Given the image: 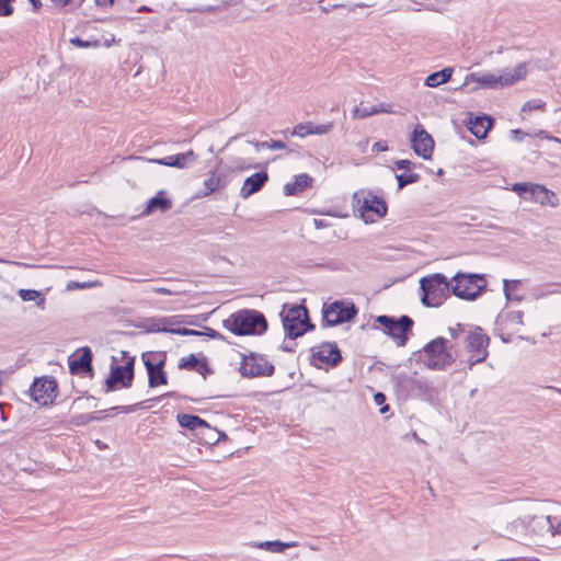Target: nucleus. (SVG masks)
Segmentation results:
<instances>
[{"instance_id": "nucleus-1", "label": "nucleus", "mask_w": 561, "mask_h": 561, "mask_svg": "<svg viewBox=\"0 0 561 561\" xmlns=\"http://www.w3.org/2000/svg\"><path fill=\"white\" fill-rule=\"evenodd\" d=\"M528 73V65L526 62L518 64L513 69H504L499 73L493 72H472L469 73L463 85L476 82L480 88L502 89L513 85L514 83L526 78Z\"/></svg>"}, {"instance_id": "nucleus-2", "label": "nucleus", "mask_w": 561, "mask_h": 561, "mask_svg": "<svg viewBox=\"0 0 561 561\" xmlns=\"http://www.w3.org/2000/svg\"><path fill=\"white\" fill-rule=\"evenodd\" d=\"M224 327L237 335L261 334L267 329L265 317L255 310H241L224 321Z\"/></svg>"}, {"instance_id": "nucleus-3", "label": "nucleus", "mask_w": 561, "mask_h": 561, "mask_svg": "<svg viewBox=\"0 0 561 561\" xmlns=\"http://www.w3.org/2000/svg\"><path fill=\"white\" fill-rule=\"evenodd\" d=\"M423 357L426 366L431 369H445L456 360L457 354L447 339L437 337L423 347Z\"/></svg>"}, {"instance_id": "nucleus-4", "label": "nucleus", "mask_w": 561, "mask_h": 561, "mask_svg": "<svg viewBox=\"0 0 561 561\" xmlns=\"http://www.w3.org/2000/svg\"><path fill=\"white\" fill-rule=\"evenodd\" d=\"M463 343L468 353L466 363L468 364L469 369H472L476 364L482 363L486 359L489 355L488 347L490 344V337L483 329L480 327H472L468 329Z\"/></svg>"}, {"instance_id": "nucleus-5", "label": "nucleus", "mask_w": 561, "mask_h": 561, "mask_svg": "<svg viewBox=\"0 0 561 561\" xmlns=\"http://www.w3.org/2000/svg\"><path fill=\"white\" fill-rule=\"evenodd\" d=\"M422 302L427 307H438L450 290V283L439 273L423 277L420 280Z\"/></svg>"}, {"instance_id": "nucleus-6", "label": "nucleus", "mask_w": 561, "mask_h": 561, "mask_svg": "<svg viewBox=\"0 0 561 561\" xmlns=\"http://www.w3.org/2000/svg\"><path fill=\"white\" fill-rule=\"evenodd\" d=\"M453 294L461 299L473 300L486 286V280L479 274L458 273L453 277Z\"/></svg>"}, {"instance_id": "nucleus-7", "label": "nucleus", "mask_w": 561, "mask_h": 561, "mask_svg": "<svg viewBox=\"0 0 561 561\" xmlns=\"http://www.w3.org/2000/svg\"><path fill=\"white\" fill-rule=\"evenodd\" d=\"M283 327L287 335L296 339L307 330L313 328L309 322L307 309L302 306H294L282 311Z\"/></svg>"}, {"instance_id": "nucleus-8", "label": "nucleus", "mask_w": 561, "mask_h": 561, "mask_svg": "<svg viewBox=\"0 0 561 561\" xmlns=\"http://www.w3.org/2000/svg\"><path fill=\"white\" fill-rule=\"evenodd\" d=\"M354 202L365 222H374V218L369 216V213L375 214L378 218H382L387 214L385 199L376 196L371 192H356L354 194Z\"/></svg>"}, {"instance_id": "nucleus-9", "label": "nucleus", "mask_w": 561, "mask_h": 561, "mask_svg": "<svg viewBox=\"0 0 561 561\" xmlns=\"http://www.w3.org/2000/svg\"><path fill=\"white\" fill-rule=\"evenodd\" d=\"M535 506H537L536 503L528 504L527 511L534 514H527L523 518H519L518 520L526 529V533L530 536H534L536 538H545L547 536H550L552 527L550 516L539 514Z\"/></svg>"}, {"instance_id": "nucleus-10", "label": "nucleus", "mask_w": 561, "mask_h": 561, "mask_svg": "<svg viewBox=\"0 0 561 561\" xmlns=\"http://www.w3.org/2000/svg\"><path fill=\"white\" fill-rule=\"evenodd\" d=\"M377 322L385 327L388 334L396 340L399 346H403L407 343V333L413 325L412 319L408 316H402L399 320L388 316H379Z\"/></svg>"}, {"instance_id": "nucleus-11", "label": "nucleus", "mask_w": 561, "mask_h": 561, "mask_svg": "<svg viewBox=\"0 0 561 561\" xmlns=\"http://www.w3.org/2000/svg\"><path fill=\"white\" fill-rule=\"evenodd\" d=\"M239 370L243 377L248 378L272 376L274 366L263 356L250 354L249 356H243Z\"/></svg>"}, {"instance_id": "nucleus-12", "label": "nucleus", "mask_w": 561, "mask_h": 561, "mask_svg": "<svg viewBox=\"0 0 561 561\" xmlns=\"http://www.w3.org/2000/svg\"><path fill=\"white\" fill-rule=\"evenodd\" d=\"M356 312L354 305L334 301L323 309V321L328 325H337L353 319Z\"/></svg>"}, {"instance_id": "nucleus-13", "label": "nucleus", "mask_w": 561, "mask_h": 561, "mask_svg": "<svg viewBox=\"0 0 561 561\" xmlns=\"http://www.w3.org/2000/svg\"><path fill=\"white\" fill-rule=\"evenodd\" d=\"M56 382L51 378L36 379L31 387V397L39 405L50 404L56 398Z\"/></svg>"}, {"instance_id": "nucleus-14", "label": "nucleus", "mask_w": 561, "mask_h": 561, "mask_svg": "<svg viewBox=\"0 0 561 561\" xmlns=\"http://www.w3.org/2000/svg\"><path fill=\"white\" fill-rule=\"evenodd\" d=\"M134 359L128 358L122 366L113 367L110 377L106 379V391L114 390L117 386L128 387L133 380Z\"/></svg>"}, {"instance_id": "nucleus-15", "label": "nucleus", "mask_w": 561, "mask_h": 561, "mask_svg": "<svg viewBox=\"0 0 561 561\" xmlns=\"http://www.w3.org/2000/svg\"><path fill=\"white\" fill-rule=\"evenodd\" d=\"M412 149L414 152L424 158L430 159L434 149V140L432 136L423 128L416 125L411 137Z\"/></svg>"}, {"instance_id": "nucleus-16", "label": "nucleus", "mask_w": 561, "mask_h": 561, "mask_svg": "<svg viewBox=\"0 0 561 561\" xmlns=\"http://www.w3.org/2000/svg\"><path fill=\"white\" fill-rule=\"evenodd\" d=\"M172 206V197L165 191L161 190L147 202L146 207L141 211V216L147 217L156 213H165L170 210Z\"/></svg>"}, {"instance_id": "nucleus-17", "label": "nucleus", "mask_w": 561, "mask_h": 561, "mask_svg": "<svg viewBox=\"0 0 561 561\" xmlns=\"http://www.w3.org/2000/svg\"><path fill=\"white\" fill-rule=\"evenodd\" d=\"M267 181L268 174L265 171L252 174L244 180L240 191L241 196L243 198H248L252 194L259 192Z\"/></svg>"}, {"instance_id": "nucleus-18", "label": "nucleus", "mask_w": 561, "mask_h": 561, "mask_svg": "<svg viewBox=\"0 0 561 561\" xmlns=\"http://www.w3.org/2000/svg\"><path fill=\"white\" fill-rule=\"evenodd\" d=\"M178 423L182 427L192 431L195 435H203L205 432L211 431L209 424L196 415L178 414Z\"/></svg>"}, {"instance_id": "nucleus-19", "label": "nucleus", "mask_w": 561, "mask_h": 561, "mask_svg": "<svg viewBox=\"0 0 561 561\" xmlns=\"http://www.w3.org/2000/svg\"><path fill=\"white\" fill-rule=\"evenodd\" d=\"M92 354L89 347L81 348V353L69 358V368L72 374L91 370Z\"/></svg>"}, {"instance_id": "nucleus-20", "label": "nucleus", "mask_w": 561, "mask_h": 561, "mask_svg": "<svg viewBox=\"0 0 561 561\" xmlns=\"http://www.w3.org/2000/svg\"><path fill=\"white\" fill-rule=\"evenodd\" d=\"M313 357L331 366H335L342 359L337 346L332 343H323L319 346Z\"/></svg>"}, {"instance_id": "nucleus-21", "label": "nucleus", "mask_w": 561, "mask_h": 561, "mask_svg": "<svg viewBox=\"0 0 561 561\" xmlns=\"http://www.w3.org/2000/svg\"><path fill=\"white\" fill-rule=\"evenodd\" d=\"M333 128V123L314 125L310 122L298 124L293 129V135L299 137H306L308 135H324L331 131Z\"/></svg>"}, {"instance_id": "nucleus-22", "label": "nucleus", "mask_w": 561, "mask_h": 561, "mask_svg": "<svg viewBox=\"0 0 561 561\" xmlns=\"http://www.w3.org/2000/svg\"><path fill=\"white\" fill-rule=\"evenodd\" d=\"M528 201L538 203L542 206H556V195L542 185L534 184L530 187V194Z\"/></svg>"}, {"instance_id": "nucleus-23", "label": "nucleus", "mask_w": 561, "mask_h": 561, "mask_svg": "<svg viewBox=\"0 0 561 561\" xmlns=\"http://www.w3.org/2000/svg\"><path fill=\"white\" fill-rule=\"evenodd\" d=\"M492 126V119L489 116H477L469 121V130L478 138L486 136Z\"/></svg>"}, {"instance_id": "nucleus-24", "label": "nucleus", "mask_w": 561, "mask_h": 561, "mask_svg": "<svg viewBox=\"0 0 561 561\" xmlns=\"http://www.w3.org/2000/svg\"><path fill=\"white\" fill-rule=\"evenodd\" d=\"M226 185L227 180L225 175L217 173L216 171H210L208 178L204 181V192L201 196H208Z\"/></svg>"}, {"instance_id": "nucleus-25", "label": "nucleus", "mask_w": 561, "mask_h": 561, "mask_svg": "<svg viewBox=\"0 0 561 561\" xmlns=\"http://www.w3.org/2000/svg\"><path fill=\"white\" fill-rule=\"evenodd\" d=\"M179 367L195 370L204 377L207 373H209V368L207 366L205 358H197L193 354H191L187 357H182Z\"/></svg>"}, {"instance_id": "nucleus-26", "label": "nucleus", "mask_w": 561, "mask_h": 561, "mask_svg": "<svg viewBox=\"0 0 561 561\" xmlns=\"http://www.w3.org/2000/svg\"><path fill=\"white\" fill-rule=\"evenodd\" d=\"M312 183V178L308 174L304 173L297 175L293 183H287L284 186L285 194L288 196L297 195L310 186Z\"/></svg>"}, {"instance_id": "nucleus-27", "label": "nucleus", "mask_w": 561, "mask_h": 561, "mask_svg": "<svg viewBox=\"0 0 561 561\" xmlns=\"http://www.w3.org/2000/svg\"><path fill=\"white\" fill-rule=\"evenodd\" d=\"M147 371L149 375V383L151 387L164 385L167 382L164 373L162 371L160 364H152L149 359H145Z\"/></svg>"}, {"instance_id": "nucleus-28", "label": "nucleus", "mask_w": 561, "mask_h": 561, "mask_svg": "<svg viewBox=\"0 0 561 561\" xmlns=\"http://www.w3.org/2000/svg\"><path fill=\"white\" fill-rule=\"evenodd\" d=\"M298 542L291 541V542H283L279 540H267V541H261L255 545L256 548L266 550L274 553H280L287 548H294L297 547Z\"/></svg>"}, {"instance_id": "nucleus-29", "label": "nucleus", "mask_w": 561, "mask_h": 561, "mask_svg": "<svg viewBox=\"0 0 561 561\" xmlns=\"http://www.w3.org/2000/svg\"><path fill=\"white\" fill-rule=\"evenodd\" d=\"M453 72V68H445L440 71L433 72L425 79V85L436 88L447 82L451 78Z\"/></svg>"}, {"instance_id": "nucleus-30", "label": "nucleus", "mask_w": 561, "mask_h": 561, "mask_svg": "<svg viewBox=\"0 0 561 561\" xmlns=\"http://www.w3.org/2000/svg\"><path fill=\"white\" fill-rule=\"evenodd\" d=\"M18 295L23 301H35L36 306L41 310L45 309L46 299L41 291H38L36 289L21 288V289H19Z\"/></svg>"}, {"instance_id": "nucleus-31", "label": "nucleus", "mask_w": 561, "mask_h": 561, "mask_svg": "<svg viewBox=\"0 0 561 561\" xmlns=\"http://www.w3.org/2000/svg\"><path fill=\"white\" fill-rule=\"evenodd\" d=\"M379 113H392V111L387 110L383 107V105H373V106H357L353 110V118H366L368 116L379 114Z\"/></svg>"}, {"instance_id": "nucleus-32", "label": "nucleus", "mask_w": 561, "mask_h": 561, "mask_svg": "<svg viewBox=\"0 0 561 561\" xmlns=\"http://www.w3.org/2000/svg\"><path fill=\"white\" fill-rule=\"evenodd\" d=\"M178 335H192V336H204L207 335L211 339L221 337L220 333L213 329H206V331L191 330L182 327H178Z\"/></svg>"}, {"instance_id": "nucleus-33", "label": "nucleus", "mask_w": 561, "mask_h": 561, "mask_svg": "<svg viewBox=\"0 0 561 561\" xmlns=\"http://www.w3.org/2000/svg\"><path fill=\"white\" fill-rule=\"evenodd\" d=\"M197 160V154L193 150L178 153V169L192 168Z\"/></svg>"}, {"instance_id": "nucleus-34", "label": "nucleus", "mask_w": 561, "mask_h": 561, "mask_svg": "<svg viewBox=\"0 0 561 561\" xmlns=\"http://www.w3.org/2000/svg\"><path fill=\"white\" fill-rule=\"evenodd\" d=\"M254 146L255 151H260L261 148H268L271 150H282L286 148V144L280 140H272V141H251Z\"/></svg>"}, {"instance_id": "nucleus-35", "label": "nucleus", "mask_w": 561, "mask_h": 561, "mask_svg": "<svg viewBox=\"0 0 561 561\" xmlns=\"http://www.w3.org/2000/svg\"><path fill=\"white\" fill-rule=\"evenodd\" d=\"M523 318V311H512L506 314L507 324L515 330L524 325Z\"/></svg>"}, {"instance_id": "nucleus-36", "label": "nucleus", "mask_w": 561, "mask_h": 561, "mask_svg": "<svg viewBox=\"0 0 561 561\" xmlns=\"http://www.w3.org/2000/svg\"><path fill=\"white\" fill-rule=\"evenodd\" d=\"M546 110V103L541 100H530V101H527L522 110H520V114H525V113H529L531 111H545Z\"/></svg>"}, {"instance_id": "nucleus-37", "label": "nucleus", "mask_w": 561, "mask_h": 561, "mask_svg": "<svg viewBox=\"0 0 561 561\" xmlns=\"http://www.w3.org/2000/svg\"><path fill=\"white\" fill-rule=\"evenodd\" d=\"M396 179L398 181V187L401 190L408 184L417 182L420 180V175L416 173L397 174Z\"/></svg>"}, {"instance_id": "nucleus-38", "label": "nucleus", "mask_w": 561, "mask_h": 561, "mask_svg": "<svg viewBox=\"0 0 561 561\" xmlns=\"http://www.w3.org/2000/svg\"><path fill=\"white\" fill-rule=\"evenodd\" d=\"M533 186H534L533 183H515L512 186V191L517 193L524 199L528 201L529 194H530V187H533Z\"/></svg>"}, {"instance_id": "nucleus-39", "label": "nucleus", "mask_w": 561, "mask_h": 561, "mask_svg": "<svg viewBox=\"0 0 561 561\" xmlns=\"http://www.w3.org/2000/svg\"><path fill=\"white\" fill-rule=\"evenodd\" d=\"M503 285H504L503 290H504L506 298L513 299L511 296V293L513 290L517 289V287L520 285V280L519 279H512V280L504 279Z\"/></svg>"}, {"instance_id": "nucleus-40", "label": "nucleus", "mask_w": 561, "mask_h": 561, "mask_svg": "<svg viewBox=\"0 0 561 561\" xmlns=\"http://www.w3.org/2000/svg\"><path fill=\"white\" fill-rule=\"evenodd\" d=\"M202 319L198 316L188 317L185 314H178V327H181V324L187 323L192 325H197Z\"/></svg>"}, {"instance_id": "nucleus-41", "label": "nucleus", "mask_w": 561, "mask_h": 561, "mask_svg": "<svg viewBox=\"0 0 561 561\" xmlns=\"http://www.w3.org/2000/svg\"><path fill=\"white\" fill-rule=\"evenodd\" d=\"M70 43L78 48H89V47H98L99 46V41L89 42V41H83L79 37L71 38Z\"/></svg>"}, {"instance_id": "nucleus-42", "label": "nucleus", "mask_w": 561, "mask_h": 561, "mask_svg": "<svg viewBox=\"0 0 561 561\" xmlns=\"http://www.w3.org/2000/svg\"><path fill=\"white\" fill-rule=\"evenodd\" d=\"M550 522L552 524L550 536L561 535V517L550 516Z\"/></svg>"}, {"instance_id": "nucleus-43", "label": "nucleus", "mask_w": 561, "mask_h": 561, "mask_svg": "<svg viewBox=\"0 0 561 561\" xmlns=\"http://www.w3.org/2000/svg\"><path fill=\"white\" fill-rule=\"evenodd\" d=\"M467 331L468 330L459 323L454 328H449V334H450L451 339H454V340H457L460 336L465 337Z\"/></svg>"}, {"instance_id": "nucleus-44", "label": "nucleus", "mask_w": 561, "mask_h": 561, "mask_svg": "<svg viewBox=\"0 0 561 561\" xmlns=\"http://www.w3.org/2000/svg\"><path fill=\"white\" fill-rule=\"evenodd\" d=\"M98 283H91V282H87V283H78V282H69L67 284V289L68 290H72V289H84V288H91V287H94L96 286Z\"/></svg>"}, {"instance_id": "nucleus-45", "label": "nucleus", "mask_w": 561, "mask_h": 561, "mask_svg": "<svg viewBox=\"0 0 561 561\" xmlns=\"http://www.w3.org/2000/svg\"><path fill=\"white\" fill-rule=\"evenodd\" d=\"M13 13V8L5 2L0 0V16H9Z\"/></svg>"}, {"instance_id": "nucleus-46", "label": "nucleus", "mask_w": 561, "mask_h": 561, "mask_svg": "<svg viewBox=\"0 0 561 561\" xmlns=\"http://www.w3.org/2000/svg\"><path fill=\"white\" fill-rule=\"evenodd\" d=\"M396 165L400 170H410L413 167V163L410 160L402 159L398 160Z\"/></svg>"}, {"instance_id": "nucleus-47", "label": "nucleus", "mask_w": 561, "mask_h": 561, "mask_svg": "<svg viewBox=\"0 0 561 561\" xmlns=\"http://www.w3.org/2000/svg\"><path fill=\"white\" fill-rule=\"evenodd\" d=\"M374 152H381V151H387L388 150V145L386 141L381 140V141H377L373 145V149H371Z\"/></svg>"}, {"instance_id": "nucleus-48", "label": "nucleus", "mask_w": 561, "mask_h": 561, "mask_svg": "<svg viewBox=\"0 0 561 561\" xmlns=\"http://www.w3.org/2000/svg\"><path fill=\"white\" fill-rule=\"evenodd\" d=\"M537 137L539 138H543V139H548V140H552V141H556V142H561V139L560 138H557V137H553L551 135H549L547 131L545 130H539L537 133Z\"/></svg>"}, {"instance_id": "nucleus-49", "label": "nucleus", "mask_w": 561, "mask_h": 561, "mask_svg": "<svg viewBox=\"0 0 561 561\" xmlns=\"http://www.w3.org/2000/svg\"><path fill=\"white\" fill-rule=\"evenodd\" d=\"M525 136H526V134L519 129L511 130V137H512V139L516 140V141L523 140Z\"/></svg>"}, {"instance_id": "nucleus-50", "label": "nucleus", "mask_w": 561, "mask_h": 561, "mask_svg": "<svg viewBox=\"0 0 561 561\" xmlns=\"http://www.w3.org/2000/svg\"><path fill=\"white\" fill-rule=\"evenodd\" d=\"M0 262H2V263H9V264L16 265V266H21V267H33V265H30V264H27V263H23V262L5 261V260H3V259H0Z\"/></svg>"}, {"instance_id": "nucleus-51", "label": "nucleus", "mask_w": 561, "mask_h": 561, "mask_svg": "<svg viewBox=\"0 0 561 561\" xmlns=\"http://www.w3.org/2000/svg\"><path fill=\"white\" fill-rule=\"evenodd\" d=\"M248 168H250V167L245 165L242 160H238V161H236L232 170L233 171H241V170H245Z\"/></svg>"}, {"instance_id": "nucleus-52", "label": "nucleus", "mask_w": 561, "mask_h": 561, "mask_svg": "<svg viewBox=\"0 0 561 561\" xmlns=\"http://www.w3.org/2000/svg\"><path fill=\"white\" fill-rule=\"evenodd\" d=\"M158 163H161V164H165V165H175V158L173 157H168L163 160H158L157 161Z\"/></svg>"}, {"instance_id": "nucleus-53", "label": "nucleus", "mask_w": 561, "mask_h": 561, "mask_svg": "<svg viewBox=\"0 0 561 561\" xmlns=\"http://www.w3.org/2000/svg\"><path fill=\"white\" fill-rule=\"evenodd\" d=\"M95 4L99 7H110L113 5L114 0H94Z\"/></svg>"}, {"instance_id": "nucleus-54", "label": "nucleus", "mask_w": 561, "mask_h": 561, "mask_svg": "<svg viewBox=\"0 0 561 561\" xmlns=\"http://www.w3.org/2000/svg\"><path fill=\"white\" fill-rule=\"evenodd\" d=\"M112 410H118L123 413H129V412H133L135 410L134 407H115V408H112Z\"/></svg>"}, {"instance_id": "nucleus-55", "label": "nucleus", "mask_w": 561, "mask_h": 561, "mask_svg": "<svg viewBox=\"0 0 561 561\" xmlns=\"http://www.w3.org/2000/svg\"><path fill=\"white\" fill-rule=\"evenodd\" d=\"M386 400V397L381 393V392H378L375 394V402L377 404H382Z\"/></svg>"}, {"instance_id": "nucleus-56", "label": "nucleus", "mask_w": 561, "mask_h": 561, "mask_svg": "<svg viewBox=\"0 0 561 561\" xmlns=\"http://www.w3.org/2000/svg\"><path fill=\"white\" fill-rule=\"evenodd\" d=\"M55 4L57 5H60V7H65L66 4L69 3L70 0H51Z\"/></svg>"}, {"instance_id": "nucleus-57", "label": "nucleus", "mask_w": 561, "mask_h": 561, "mask_svg": "<svg viewBox=\"0 0 561 561\" xmlns=\"http://www.w3.org/2000/svg\"><path fill=\"white\" fill-rule=\"evenodd\" d=\"M313 224H314L316 228H322V227H324V225H323V220H321V219H314V220H313Z\"/></svg>"}, {"instance_id": "nucleus-58", "label": "nucleus", "mask_w": 561, "mask_h": 561, "mask_svg": "<svg viewBox=\"0 0 561 561\" xmlns=\"http://www.w3.org/2000/svg\"><path fill=\"white\" fill-rule=\"evenodd\" d=\"M35 9L41 7V0H30Z\"/></svg>"}, {"instance_id": "nucleus-59", "label": "nucleus", "mask_w": 561, "mask_h": 561, "mask_svg": "<svg viewBox=\"0 0 561 561\" xmlns=\"http://www.w3.org/2000/svg\"><path fill=\"white\" fill-rule=\"evenodd\" d=\"M154 291H156V293H162V294H171V291H170V290H167V289H164V288H156V289H154Z\"/></svg>"}, {"instance_id": "nucleus-60", "label": "nucleus", "mask_w": 561, "mask_h": 561, "mask_svg": "<svg viewBox=\"0 0 561 561\" xmlns=\"http://www.w3.org/2000/svg\"><path fill=\"white\" fill-rule=\"evenodd\" d=\"M87 420H88V421H91V420H98V419H96V417H94V416H92V415H89V416H87Z\"/></svg>"}, {"instance_id": "nucleus-61", "label": "nucleus", "mask_w": 561, "mask_h": 561, "mask_svg": "<svg viewBox=\"0 0 561 561\" xmlns=\"http://www.w3.org/2000/svg\"><path fill=\"white\" fill-rule=\"evenodd\" d=\"M387 410H388V407H385V408H381V409H380V412H381V413H385Z\"/></svg>"}, {"instance_id": "nucleus-62", "label": "nucleus", "mask_w": 561, "mask_h": 561, "mask_svg": "<svg viewBox=\"0 0 561 561\" xmlns=\"http://www.w3.org/2000/svg\"><path fill=\"white\" fill-rule=\"evenodd\" d=\"M76 423H77V424H83V423H84V421H83V420H80V421L78 420Z\"/></svg>"}, {"instance_id": "nucleus-63", "label": "nucleus", "mask_w": 561, "mask_h": 561, "mask_svg": "<svg viewBox=\"0 0 561 561\" xmlns=\"http://www.w3.org/2000/svg\"><path fill=\"white\" fill-rule=\"evenodd\" d=\"M514 299L520 301L522 300V297H515Z\"/></svg>"}, {"instance_id": "nucleus-64", "label": "nucleus", "mask_w": 561, "mask_h": 561, "mask_svg": "<svg viewBox=\"0 0 561 561\" xmlns=\"http://www.w3.org/2000/svg\"><path fill=\"white\" fill-rule=\"evenodd\" d=\"M12 1H13V0H5V2H7L8 4H10Z\"/></svg>"}]
</instances>
